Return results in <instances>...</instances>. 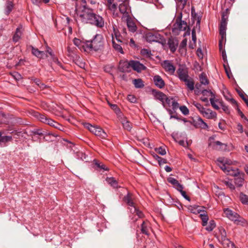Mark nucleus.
I'll list each match as a JSON object with an SVG mask.
<instances>
[{
    "label": "nucleus",
    "instance_id": "1",
    "mask_svg": "<svg viewBox=\"0 0 248 248\" xmlns=\"http://www.w3.org/2000/svg\"><path fill=\"white\" fill-rule=\"evenodd\" d=\"M75 1V11L82 22L89 23L99 28L104 26L103 17L93 13V10L86 6V0H72Z\"/></svg>",
    "mask_w": 248,
    "mask_h": 248
},
{
    "label": "nucleus",
    "instance_id": "2",
    "mask_svg": "<svg viewBox=\"0 0 248 248\" xmlns=\"http://www.w3.org/2000/svg\"><path fill=\"white\" fill-rule=\"evenodd\" d=\"M73 42L81 51L86 52L102 50L104 46V39L102 36L100 34H96L91 41H84L75 38Z\"/></svg>",
    "mask_w": 248,
    "mask_h": 248
},
{
    "label": "nucleus",
    "instance_id": "3",
    "mask_svg": "<svg viewBox=\"0 0 248 248\" xmlns=\"http://www.w3.org/2000/svg\"><path fill=\"white\" fill-rule=\"evenodd\" d=\"M217 163L221 170L227 174L236 176L240 173L237 168H233L231 165L232 162L225 157H219L217 160Z\"/></svg>",
    "mask_w": 248,
    "mask_h": 248
},
{
    "label": "nucleus",
    "instance_id": "4",
    "mask_svg": "<svg viewBox=\"0 0 248 248\" xmlns=\"http://www.w3.org/2000/svg\"><path fill=\"white\" fill-rule=\"evenodd\" d=\"M216 236L224 248H235L233 243L227 238L226 231L223 227L218 228V231L216 233Z\"/></svg>",
    "mask_w": 248,
    "mask_h": 248
},
{
    "label": "nucleus",
    "instance_id": "5",
    "mask_svg": "<svg viewBox=\"0 0 248 248\" xmlns=\"http://www.w3.org/2000/svg\"><path fill=\"white\" fill-rule=\"evenodd\" d=\"M193 105L197 108L203 117L215 120L217 118V114L215 111L210 108H205L202 104L196 102H194Z\"/></svg>",
    "mask_w": 248,
    "mask_h": 248
},
{
    "label": "nucleus",
    "instance_id": "6",
    "mask_svg": "<svg viewBox=\"0 0 248 248\" xmlns=\"http://www.w3.org/2000/svg\"><path fill=\"white\" fill-rule=\"evenodd\" d=\"M84 127L88 129L90 132L101 139H106L107 137V133L101 127L93 125L89 123L84 124Z\"/></svg>",
    "mask_w": 248,
    "mask_h": 248
},
{
    "label": "nucleus",
    "instance_id": "7",
    "mask_svg": "<svg viewBox=\"0 0 248 248\" xmlns=\"http://www.w3.org/2000/svg\"><path fill=\"white\" fill-rule=\"evenodd\" d=\"M118 11L119 15L121 14L122 15V19H127L130 16V9L126 3H122L119 6Z\"/></svg>",
    "mask_w": 248,
    "mask_h": 248
},
{
    "label": "nucleus",
    "instance_id": "8",
    "mask_svg": "<svg viewBox=\"0 0 248 248\" xmlns=\"http://www.w3.org/2000/svg\"><path fill=\"white\" fill-rule=\"evenodd\" d=\"M146 41L148 42H160L162 40V36L157 32H149L145 35Z\"/></svg>",
    "mask_w": 248,
    "mask_h": 248
},
{
    "label": "nucleus",
    "instance_id": "9",
    "mask_svg": "<svg viewBox=\"0 0 248 248\" xmlns=\"http://www.w3.org/2000/svg\"><path fill=\"white\" fill-rule=\"evenodd\" d=\"M224 213L226 217L229 219L234 221V222H236L237 223L238 222H240L239 218L240 217L239 215L235 212L228 208H226L224 210Z\"/></svg>",
    "mask_w": 248,
    "mask_h": 248
},
{
    "label": "nucleus",
    "instance_id": "10",
    "mask_svg": "<svg viewBox=\"0 0 248 248\" xmlns=\"http://www.w3.org/2000/svg\"><path fill=\"white\" fill-rule=\"evenodd\" d=\"M123 63L126 65H130L131 67L138 72H141L146 68L144 65L140 63L138 61H130L129 62H124Z\"/></svg>",
    "mask_w": 248,
    "mask_h": 248
},
{
    "label": "nucleus",
    "instance_id": "11",
    "mask_svg": "<svg viewBox=\"0 0 248 248\" xmlns=\"http://www.w3.org/2000/svg\"><path fill=\"white\" fill-rule=\"evenodd\" d=\"M162 65L165 70L170 74L173 75L175 71V67L173 64L168 60L163 61Z\"/></svg>",
    "mask_w": 248,
    "mask_h": 248
},
{
    "label": "nucleus",
    "instance_id": "12",
    "mask_svg": "<svg viewBox=\"0 0 248 248\" xmlns=\"http://www.w3.org/2000/svg\"><path fill=\"white\" fill-rule=\"evenodd\" d=\"M113 35L114 38L117 43H121L122 44H127L128 41L127 40L124 39L123 36L120 34L119 31L114 28H113V33L111 35Z\"/></svg>",
    "mask_w": 248,
    "mask_h": 248
},
{
    "label": "nucleus",
    "instance_id": "13",
    "mask_svg": "<svg viewBox=\"0 0 248 248\" xmlns=\"http://www.w3.org/2000/svg\"><path fill=\"white\" fill-rule=\"evenodd\" d=\"M177 73L179 79L181 81H183L184 80L189 77L188 75V70L186 68L180 67L178 69Z\"/></svg>",
    "mask_w": 248,
    "mask_h": 248
},
{
    "label": "nucleus",
    "instance_id": "14",
    "mask_svg": "<svg viewBox=\"0 0 248 248\" xmlns=\"http://www.w3.org/2000/svg\"><path fill=\"white\" fill-rule=\"evenodd\" d=\"M209 100L212 107L215 109L219 110L220 109V105L223 101L221 100L216 98L215 97V94L212 95V97H210Z\"/></svg>",
    "mask_w": 248,
    "mask_h": 248
},
{
    "label": "nucleus",
    "instance_id": "15",
    "mask_svg": "<svg viewBox=\"0 0 248 248\" xmlns=\"http://www.w3.org/2000/svg\"><path fill=\"white\" fill-rule=\"evenodd\" d=\"M32 54L40 59H44L48 57L47 54L43 51H40L37 48L31 46Z\"/></svg>",
    "mask_w": 248,
    "mask_h": 248
},
{
    "label": "nucleus",
    "instance_id": "16",
    "mask_svg": "<svg viewBox=\"0 0 248 248\" xmlns=\"http://www.w3.org/2000/svg\"><path fill=\"white\" fill-rule=\"evenodd\" d=\"M205 207L204 206H200L198 205H189L187 206V209L191 213L194 214H201L204 210Z\"/></svg>",
    "mask_w": 248,
    "mask_h": 248
},
{
    "label": "nucleus",
    "instance_id": "17",
    "mask_svg": "<svg viewBox=\"0 0 248 248\" xmlns=\"http://www.w3.org/2000/svg\"><path fill=\"white\" fill-rule=\"evenodd\" d=\"M122 20L126 21L127 26L130 31L134 32L136 31L137 29V26L130 16L127 18V19H124Z\"/></svg>",
    "mask_w": 248,
    "mask_h": 248
},
{
    "label": "nucleus",
    "instance_id": "18",
    "mask_svg": "<svg viewBox=\"0 0 248 248\" xmlns=\"http://www.w3.org/2000/svg\"><path fill=\"white\" fill-rule=\"evenodd\" d=\"M227 26V21L226 19L224 17V16L223 15L222 16L221 21L220 23V28H219V33L221 35L222 39H223L224 36L226 35V29Z\"/></svg>",
    "mask_w": 248,
    "mask_h": 248
},
{
    "label": "nucleus",
    "instance_id": "19",
    "mask_svg": "<svg viewBox=\"0 0 248 248\" xmlns=\"http://www.w3.org/2000/svg\"><path fill=\"white\" fill-rule=\"evenodd\" d=\"M153 93L155 99L161 101L165 107V100L166 99L167 95L160 91H153Z\"/></svg>",
    "mask_w": 248,
    "mask_h": 248
},
{
    "label": "nucleus",
    "instance_id": "20",
    "mask_svg": "<svg viewBox=\"0 0 248 248\" xmlns=\"http://www.w3.org/2000/svg\"><path fill=\"white\" fill-rule=\"evenodd\" d=\"M174 26V29L179 31H185L187 27V24L184 21H182L181 19H177Z\"/></svg>",
    "mask_w": 248,
    "mask_h": 248
},
{
    "label": "nucleus",
    "instance_id": "21",
    "mask_svg": "<svg viewBox=\"0 0 248 248\" xmlns=\"http://www.w3.org/2000/svg\"><path fill=\"white\" fill-rule=\"evenodd\" d=\"M153 81L155 85L160 89L165 86V82L162 78L159 75H155L153 77Z\"/></svg>",
    "mask_w": 248,
    "mask_h": 248
},
{
    "label": "nucleus",
    "instance_id": "22",
    "mask_svg": "<svg viewBox=\"0 0 248 248\" xmlns=\"http://www.w3.org/2000/svg\"><path fill=\"white\" fill-rule=\"evenodd\" d=\"M151 226L149 222L147 221H143L141 225V232L144 234L148 235Z\"/></svg>",
    "mask_w": 248,
    "mask_h": 248
},
{
    "label": "nucleus",
    "instance_id": "23",
    "mask_svg": "<svg viewBox=\"0 0 248 248\" xmlns=\"http://www.w3.org/2000/svg\"><path fill=\"white\" fill-rule=\"evenodd\" d=\"M168 44L170 51L173 53L174 52L178 46V41L176 39H170Z\"/></svg>",
    "mask_w": 248,
    "mask_h": 248
},
{
    "label": "nucleus",
    "instance_id": "24",
    "mask_svg": "<svg viewBox=\"0 0 248 248\" xmlns=\"http://www.w3.org/2000/svg\"><path fill=\"white\" fill-rule=\"evenodd\" d=\"M108 9L110 11L113 17L116 18L119 17V13L118 10L117 4L115 3L113 5H109L108 7Z\"/></svg>",
    "mask_w": 248,
    "mask_h": 248
},
{
    "label": "nucleus",
    "instance_id": "25",
    "mask_svg": "<svg viewBox=\"0 0 248 248\" xmlns=\"http://www.w3.org/2000/svg\"><path fill=\"white\" fill-rule=\"evenodd\" d=\"M190 91H193L194 89V82L192 78L189 77L183 81Z\"/></svg>",
    "mask_w": 248,
    "mask_h": 248
},
{
    "label": "nucleus",
    "instance_id": "26",
    "mask_svg": "<svg viewBox=\"0 0 248 248\" xmlns=\"http://www.w3.org/2000/svg\"><path fill=\"white\" fill-rule=\"evenodd\" d=\"M112 43L113 45V47L115 50L121 53V54L124 53L122 46H123L124 44H122L121 43L118 44L117 42H116L114 38L113 35H112Z\"/></svg>",
    "mask_w": 248,
    "mask_h": 248
},
{
    "label": "nucleus",
    "instance_id": "27",
    "mask_svg": "<svg viewBox=\"0 0 248 248\" xmlns=\"http://www.w3.org/2000/svg\"><path fill=\"white\" fill-rule=\"evenodd\" d=\"M213 147L217 150H225L227 148V145L221 143L219 141H216L212 144Z\"/></svg>",
    "mask_w": 248,
    "mask_h": 248
},
{
    "label": "nucleus",
    "instance_id": "28",
    "mask_svg": "<svg viewBox=\"0 0 248 248\" xmlns=\"http://www.w3.org/2000/svg\"><path fill=\"white\" fill-rule=\"evenodd\" d=\"M223 94L225 99L229 101L232 105L234 106H237L236 101L232 98V95L227 91H226V92L223 91Z\"/></svg>",
    "mask_w": 248,
    "mask_h": 248
},
{
    "label": "nucleus",
    "instance_id": "29",
    "mask_svg": "<svg viewBox=\"0 0 248 248\" xmlns=\"http://www.w3.org/2000/svg\"><path fill=\"white\" fill-rule=\"evenodd\" d=\"M106 181L111 186L114 188H117L120 187V186L118 185V182L114 177H107Z\"/></svg>",
    "mask_w": 248,
    "mask_h": 248
},
{
    "label": "nucleus",
    "instance_id": "30",
    "mask_svg": "<svg viewBox=\"0 0 248 248\" xmlns=\"http://www.w3.org/2000/svg\"><path fill=\"white\" fill-rule=\"evenodd\" d=\"M132 194L128 192L126 195L124 197V202L128 205V206L131 207L130 208H133L135 206L134 203L132 201Z\"/></svg>",
    "mask_w": 248,
    "mask_h": 248
},
{
    "label": "nucleus",
    "instance_id": "31",
    "mask_svg": "<svg viewBox=\"0 0 248 248\" xmlns=\"http://www.w3.org/2000/svg\"><path fill=\"white\" fill-rule=\"evenodd\" d=\"M200 217L202 220V226H205L207 225L209 217L206 212L204 210L200 214Z\"/></svg>",
    "mask_w": 248,
    "mask_h": 248
},
{
    "label": "nucleus",
    "instance_id": "32",
    "mask_svg": "<svg viewBox=\"0 0 248 248\" xmlns=\"http://www.w3.org/2000/svg\"><path fill=\"white\" fill-rule=\"evenodd\" d=\"M45 124H46L50 126H53L60 130H62L61 129V127H62V126L59 124L56 123V122L49 118H47Z\"/></svg>",
    "mask_w": 248,
    "mask_h": 248
},
{
    "label": "nucleus",
    "instance_id": "33",
    "mask_svg": "<svg viewBox=\"0 0 248 248\" xmlns=\"http://www.w3.org/2000/svg\"><path fill=\"white\" fill-rule=\"evenodd\" d=\"M196 124L198 126L202 129H206L208 127L207 124L201 117L197 118Z\"/></svg>",
    "mask_w": 248,
    "mask_h": 248
},
{
    "label": "nucleus",
    "instance_id": "34",
    "mask_svg": "<svg viewBox=\"0 0 248 248\" xmlns=\"http://www.w3.org/2000/svg\"><path fill=\"white\" fill-rule=\"evenodd\" d=\"M124 62H129L121 61L119 63V69L123 72H127L128 71V68L130 67V66L129 64L126 65L123 63Z\"/></svg>",
    "mask_w": 248,
    "mask_h": 248
},
{
    "label": "nucleus",
    "instance_id": "35",
    "mask_svg": "<svg viewBox=\"0 0 248 248\" xmlns=\"http://www.w3.org/2000/svg\"><path fill=\"white\" fill-rule=\"evenodd\" d=\"M133 83L136 88H141L144 86L143 81L140 78L133 80Z\"/></svg>",
    "mask_w": 248,
    "mask_h": 248
},
{
    "label": "nucleus",
    "instance_id": "36",
    "mask_svg": "<svg viewBox=\"0 0 248 248\" xmlns=\"http://www.w3.org/2000/svg\"><path fill=\"white\" fill-rule=\"evenodd\" d=\"M122 124L124 128L127 131H130L132 129V125L131 123L125 119L123 120Z\"/></svg>",
    "mask_w": 248,
    "mask_h": 248
},
{
    "label": "nucleus",
    "instance_id": "37",
    "mask_svg": "<svg viewBox=\"0 0 248 248\" xmlns=\"http://www.w3.org/2000/svg\"><path fill=\"white\" fill-rule=\"evenodd\" d=\"M239 200L243 204H248V196L242 192L240 193Z\"/></svg>",
    "mask_w": 248,
    "mask_h": 248
},
{
    "label": "nucleus",
    "instance_id": "38",
    "mask_svg": "<svg viewBox=\"0 0 248 248\" xmlns=\"http://www.w3.org/2000/svg\"><path fill=\"white\" fill-rule=\"evenodd\" d=\"M21 28H17L16 30V32L13 36V41L15 42H17L20 38L21 35V31H20Z\"/></svg>",
    "mask_w": 248,
    "mask_h": 248
},
{
    "label": "nucleus",
    "instance_id": "39",
    "mask_svg": "<svg viewBox=\"0 0 248 248\" xmlns=\"http://www.w3.org/2000/svg\"><path fill=\"white\" fill-rule=\"evenodd\" d=\"M200 81L201 84L203 85H207L209 83L208 80L207 78L206 75L204 73H202L200 76Z\"/></svg>",
    "mask_w": 248,
    "mask_h": 248
},
{
    "label": "nucleus",
    "instance_id": "40",
    "mask_svg": "<svg viewBox=\"0 0 248 248\" xmlns=\"http://www.w3.org/2000/svg\"><path fill=\"white\" fill-rule=\"evenodd\" d=\"M13 8V4L12 1H7L6 4L5 13L8 15L12 10Z\"/></svg>",
    "mask_w": 248,
    "mask_h": 248
},
{
    "label": "nucleus",
    "instance_id": "41",
    "mask_svg": "<svg viewBox=\"0 0 248 248\" xmlns=\"http://www.w3.org/2000/svg\"><path fill=\"white\" fill-rule=\"evenodd\" d=\"M244 179L241 177H237L234 179L235 184L239 187L242 186L243 185Z\"/></svg>",
    "mask_w": 248,
    "mask_h": 248
},
{
    "label": "nucleus",
    "instance_id": "42",
    "mask_svg": "<svg viewBox=\"0 0 248 248\" xmlns=\"http://www.w3.org/2000/svg\"><path fill=\"white\" fill-rule=\"evenodd\" d=\"M130 212L133 213V214H134V213H136V215L140 217V218H141L143 217V213L139 211V210H138L136 207H134L133 208H130Z\"/></svg>",
    "mask_w": 248,
    "mask_h": 248
},
{
    "label": "nucleus",
    "instance_id": "43",
    "mask_svg": "<svg viewBox=\"0 0 248 248\" xmlns=\"http://www.w3.org/2000/svg\"><path fill=\"white\" fill-rule=\"evenodd\" d=\"M216 227V223L214 220L210 221L209 224L205 228V229L209 232L212 231Z\"/></svg>",
    "mask_w": 248,
    "mask_h": 248
},
{
    "label": "nucleus",
    "instance_id": "44",
    "mask_svg": "<svg viewBox=\"0 0 248 248\" xmlns=\"http://www.w3.org/2000/svg\"><path fill=\"white\" fill-rule=\"evenodd\" d=\"M12 137L9 136H2L1 139V145L12 140Z\"/></svg>",
    "mask_w": 248,
    "mask_h": 248
},
{
    "label": "nucleus",
    "instance_id": "45",
    "mask_svg": "<svg viewBox=\"0 0 248 248\" xmlns=\"http://www.w3.org/2000/svg\"><path fill=\"white\" fill-rule=\"evenodd\" d=\"M202 93L203 96L208 97L210 96V97H212V95H214L215 94L210 90H204L202 92Z\"/></svg>",
    "mask_w": 248,
    "mask_h": 248
},
{
    "label": "nucleus",
    "instance_id": "46",
    "mask_svg": "<svg viewBox=\"0 0 248 248\" xmlns=\"http://www.w3.org/2000/svg\"><path fill=\"white\" fill-rule=\"evenodd\" d=\"M224 183L225 185L228 187L232 191L234 190L235 189V186L233 184V183L232 181H225Z\"/></svg>",
    "mask_w": 248,
    "mask_h": 248
},
{
    "label": "nucleus",
    "instance_id": "47",
    "mask_svg": "<svg viewBox=\"0 0 248 248\" xmlns=\"http://www.w3.org/2000/svg\"><path fill=\"white\" fill-rule=\"evenodd\" d=\"M167 180L174 187H175V186L179 183L176 179L173 177H169Z\"/></svg>",
    "mask_w": 248,
    "mask_h": 248
},
{
    "label": "nucleus",
    "instance_id": "48",
    "mask_svg": "<svg viewBox=\"0 0 248 248\" xmlns=\"http://www.w3.org/2000/svg\"><path fill=\"white\" fill-rule=\"evenodd\" d=\"M155 151L157 153H158L162 155H165L166 154V151L165 149L162 147H160L159 148H155Z\"/></svg>",
    "mask_w": 248,
    "mask_h": 248
},
{
    "label": "nucleus",
    "instance_id": "49",
    "mask_svg": "<svg viewBox=\"0 0 248 248\" xmlns=\"http://www.w3.org/2000/svg\"><path fill=\"white\" fill-rule=\"evenodd\" d=\"M35 116L37 117V118L42 122L45 123L46 121L47 117L44 115L37 113Z\"/></svg>",
    "mask_w": 248,
    "mask_h": 248
},
{
    "label": "nucleus",
    "instance_id": "50",
    "mask_svg": "<svg viewBox=\"0 0 248 248\" xmlns=\"http://www.w3.org/2000/svg\"><path fill=\"white\" fill-rule=\"evenodd\" d=\"M180 110H181L182 113L185 115H187L189 114V110L185 106L180 107Z\"/></svg>",
    "mask_w": 248,
    "mask_h": 248
},
{
    "label": "nucleus",
    "instance_id": "51",
    "mask_svg": "<svg viewBox=\"0 0 248 248\" xmlns=\"http://www.w3.org/2000/svg\"><path fill=\"white\" fill-rule=\"evenodd\" d=\"M34 82L38 85L40 88L43 89L45 88V85L44 84L41 82L39 79L37 78H35L33 79Z\"/></svg>",
    "mask_w": 248,
    "mask_h": 248
},
{
    "label": "nucleus",
    "instance_id": "52",
    "mask_svg": "<svg viewBox=\"0 0 248 248\" xmlns=\"http://www.w3.org/2000/svg\"><path fill=\"white\" fill-rule=\"evenodd\" d=\"M114 66L112 65H107L104 67V70L105 72L111 74V72Z\"/></svg>",
    "mask_w": 248,
    "mask_h": 248
},
{
    "label": "nucleus",
    "instance_id": "53",
    "mask_svg": "<svg viewBox=\"0 0 248 248\" xmlns=\"http://www.w3.org/2000/svg\"><path fill=\"white\" fill-rule=\"evenodd\" d=\"M141 53L146 57H150L151 55V51L147 49H142L141 50Z\"/></svg>",
    "mask_w": 248,
    "mask_h": 248
},
{
    "label": "nucleus",
    "instance_id": "54",
    "mask_svg": "<svg viewBox=\"0 0 248 248\" xmlns=\"http://www.w3.org/2000/svg\"><path fill=\"white\" fill-rule=\"evenodd\" d=\"M220 107L222 108V109L225 112L228 114L230 113V110L228 107L225 105L223 102L221 104Z\"/></svg>",
    "mask_w": 248,
    "mask_h": 248
},
{
    "label": "nucleus",
    "instance_id": "55",
    "mask_svg": "<svg viewBox=\"0 0 248 248\" xmlns=\"http://www.w3.org/2000/svg\"><path fill=\"white\" fill-rule=\"evenodd\" d=\"M171 102L172 103L170 106L172 107L173 110H175L179 107V104L174 100Z\"/></svg>",
    "mask_w": 248,
    "mask_h": 248
},
{
    "label": "nucleus",
    "instance_id": "56",
    "mask_svg": "<svg viewBox=\"0 0 248 248\" xmlns=\"http://www.w3.org/2000/svg\"><path fill=\"white\" fill-rule=\"evenodd\" d=\"M127 99L131 103L136 102L137 100L133 95H128L127 96Z\"/></svg>",
    "mask_w": 248,
    "mask_h": 248
},
{
    "label": "nucleus",
    "instance_id": "57",
    "mask_svg": "<svg viewBox=\"0 0 248 248\" xmlns=\"http://www.w3.org/2000/svg\"><path fill=\"white\" fill-rule=\"evenodd\" d=\"M95 165L98 167L103 169L104 170H108V168L106 167V166L103 164L99 163L98 162L95 163Z\"/></svg>",
    "mask_w": 248,
    "mask_h": 248
},
{
    "label": "nucleus",
    "instance_id": "58",
    "mask_svg": "<svg viewBox=\"0 0 248 248\" xmlns=\"http://www.w3.org/2000/svg\"><path fill=\"white\" fill-rule=\"evenodd\" d=\"M157 161H158L159 165H161L162 164H165V163H167V161L165 159L162 158L161 157H159V156H157Z\"/></svg>",
    "mask_w": 248,
    "mask_h": 248
},
{
    "label": "nucleus",
    "instance_id": "59",
    "mask_svg": "<svg viewBox=\"0 0 248 248\" xmlns=\"http://www.w3.org/2000/svg\"><path fill=\"white\" fill-rule=\"evenodd\" d=\"M173 100V99L172 98H169L167 97V96H166V99L165 100V104H166L168 105L169 106H170L172 103L171 101H172Z\"/></svg>",
    "mask_w": 248,
    "mask_h": 248
},
{
    "label": "nucleus",
    "instance_id": "60",
    "mask_svg": "<svg viewBox=\"0 0 248 248\" xmlns=\"http://www.w3.org/2000/svg\"><path fill=\"white\" fill-rule=\"evenodd\" d=\"M197 55L200 58H202L203 55L201 48H198L197 50Z\"/></svg>",
    "mask_w": 248,
    "mask_h": 248
},
{
    "label": "nucleus",
    "instance_id": "61",
    "mask_svg": "<svg viewBox=\"0 0 248 248\" xmlns=\"http://www.w3.org/2000/svg\"><path fill=\"white\" fill-rule=\"evenodd\" d=\"M181 195L186 200L190 201V198L186 195V192L185 191H182L181 192Z\"/></svg>",
    "mask_w": 248,
    "mask_h": 248
},
{
    "label": "nucleus",
    "instance_id": "62",
    "mask_svg": "<svg viewBox=\"0 0 248 248\" xmlns=\"http://www.w3.org/2000/svg\"><path fill=\"white\" fill-rule=\"evenodd\" d=\"M174 188L181 192L182 191H183V189L184 187L182 185L179 183Z\"/></svg>",
    "mask_w": 248,
    "mask_h": 248
},
{
    "label": "nucleus",
    "instance_id": "63",
    "mask_svg": "<svg viewBox=\"0 0 248 248\" xmlns=\"http://www.w3.org/2000/svg\"><path fill=\"white\" fill-rule=\"evenodd\" d=\"M222 56L224 62H227V55L224 50H222Z\"/></svg>",
    "mask_w": 248,
    "mask_h": 248
},
{
    "label": "nucleus",
    "instance_id": "64",
    "mask_svg": "<svg viewBox=\"0 0 248 248\" xmlns=\"http://www.w3.org/2000/svg\"><path fill=\"white\" fill-rule=\"evenodd\" d=\"M237 129L241 133L243 132V126L241 124H237Z\"/></svg>",
    "mask_w": 248,
    "mask_h": 248
}]
</instances>
